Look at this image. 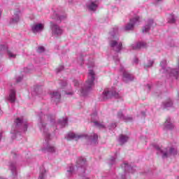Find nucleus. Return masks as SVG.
<instances>
[{"label": "nucleus", "instance_id": "obj_31", "mask_svg": "<svg viewBox=\"0 0 179 179\" xmlns=\"http://www.w3.org/2000/svg\"><path fill=\"white\" fill-rule=\"evenodd\" d=\"M168 19H169L168 22L169 23H176V16H174V15L173 14L169 15L168 17Z\"/></svg>", "mask_w": 179, "mask_h": 179}, {"label": "nucleus", "instance_id": "obj_43", "mask_svg": "<svg viewBox=\"0 0 179 179\" xmlns=\"http://www.w3.org/2000/svg\"><path fill=\"white\" fill-rule=\"evenodd\" d=\"M133 62L134 64H138V62H139V59H138L137 57H134Z\"/></svg>", "mask_w": 179, "mask_h": 179}, {"label": "nucleus", "instance_id": "obj_17", "mask_svg": "<svg viewBox=\"0 0 179 179\" xmlns=\"http://www.w3.org/2000/svg\"><path fill=\"white\" fill-rule=\"evenodd\" d=\"M97 120H99V117L97 116V112H94L91 115L92 122H94V125H95V127H97V128H105L104 124L99 122Z\"/></svg>", "mask_w": 179, "mask_h": 179}, {"label": "nucleus", "instance_id": "obj_51", "mask_svg": "<svg viewBox=\"0 0 179 179\" xmlns=\"http://www.w3.org/2000/svg\"><path fill=\"white\" fill-rule=\"evenodd\" d=\"M155 1H157V2H160V1H162V0H155Z\"/></svg>", "mask_w": 179, "mask_h": 179}, {"label": "nucleus", "instance_id": "obj_15", "mask_svg": "<svg viewBox=\"0 0 179 179\" xmlns=\"http://www.w3.org/2000/svg\"><path fill=\"white\" fill-rule=\"evenodd\" d=\"M1 51H6L7 55L10 59H15L16 58V53L13 52L12 50H8V45L6 44H2L0 45Z\"/></svg>", "mask_w": 179, "mask_h": 179}, {"label": "nucleus", "instance_id": "obj_25", "mask_svg": "<svg viewBox=\"0 0 179 179\" xmlns=\"http://www.w3.org/2000/svg\"><path fill=\"white\" fill-rule=\"evenodd\" d=\"M85 166H86V159L83 157L79 158L77 161V167H81V169H85Z\"/></svg>", "mask_w": 179, "mask_h": 179}, {"label": "nucleus", "instance_id": "obj_37", "mask_svg": "<svg viewBox=\"0 0 179 179\" xmlns=\"http://www.w3.org/2000/svg\"><path fill=\"white\" fill-rule=\"evenodd\" d=\"M24 72H25L26 73H30V72H31V69L26 67L25 69H24Z\"/></svg>", "mask_w": 179, "mask_h": 179}, {"label": "nucleus", "instance_id": "obj_22", "mask_svg": "<svg viewBox=\"0 0 179 179\" xmlns=\"http://www.w3.org/2000/svg\"><path fill=\"white\" fill-rule=\"evenodd\" d=\"M122 169H124L125 173H134V171L135 170V168L129 166L128 164V163H127V162H124L122 164Z\"/></svg>", "mask_w": 179, "mask_h": 179}, {"label": "nucleus", "instance_id": "obj_3", "mask_svg": "<svg viewBox=\"0 0 179 179\" xmlns=\"http://www.w3.org/2000/svg\"><path fill=\"white\" fill-rule=\"evenodd\" d=\"M160 73L162 75H166L167 79H169L171 82L174 80H177L179 76L178 69H171L170 67H167V61L162 60L160 63Z\"/></svg>", "mask_w": 179, "mask_h": 179}, {"label": "nucleus", "instance_id": "obj_34", "mask_svg": "<svg viewBox=\"0 0 179 179\" xmlns=\"http://www.w3.org/2000/svg\"><path fill=\"white\" fill-rule=\"evenodd\" d=\"M43 92V90L40 88L38 89H35V93L36 94H37V96L41 94V93Z\"/></svg>", "mask_w": 179, "mask_h": 179}, {"label": "nucleus", "instance_id": "obj_29", "mask_svg": "<svg viewBox=\"0 0 179 179\" xmlns=\"http://www.w3.org/2000/svg\"><path fill=\"white\" fill-rule=\"evenodd\" d=\"M73 165H70L68 168H67V172H66V176L67 177H71V176H72V174H73Z\"/></svg>", "mask_w": 179, "mask_h": 179}, {"label": "nucleus", "instance_id": "obj_2", "mask_svg": "<svg viewBox=\"0 0 179 179\" xmlns=\"http://www.w3.org/2000/svg\"><path fill=\"white\" fill-rule=\"evenodd\" d=\"M16 124L15 127H13L10 131L12 139H22V135L20 134V131H18L20 129H22V132H26L27 131V127L29 124H27V120L21 116L20 117H17L15 120Z\"/></svg>", "mask_w": 179, "mask_h": 179}, {"label": "nucleus", "instance_id": "obj_32", "mask_svg": "<svg viewBox=\"0 0 179 179\" xmlns=\"http://www.w3.org/2000/svg\"><path fill=\"white\" fill-rule=\"evenodd\" d=\"M45 169H41L38 179H45Z\"/></svg>", "mask_w": 179, "mask_h": 179}, {"label": "nucleus", "instance_id": "obj_11", "mask_svg": "<svg viewBox=\"0 0 179 179\" xmlns=\"http://www.w3.org/2000/svg\"><path fill=\"white\" fill-rule=\"evenodd\" d=\"M45 24L44 23L36 22L31 27V30L34 34H38L44 31Z\"/></svg>", "mask_w": 179, "mask_h": 179}, {"label": "nucleus", "instance_id": "obj_47", "mask_svg": "<svg viewBox=\"0 0 179 179\" xmlns=\"http://www.w3.org/2000/svg\"><path fill=\"white\" fill-rule=\"evenodd\" d=\"M66 94H73V92H66Z\"/></svg>", "mask_w": 179, "mask_h": 179}, {"label": "nucleus", "instance_id": "obj_40", "mask_svg": "<svg viewBox=\"0 0 179 179\" xmlns=\"http://www.w3.org/2000/svg\"><path fill=\"white\" fill-rule=\"evenodd\" d=\"M73 83L74 85V86L76 87V86H79V81H78V80H73Z\"/></svg>", "mask_w": 179, "mask_h": 179}, {"label": "nucleus", "instance_id": "obj_41", "mask_svg": "<svg viewBox=\"0 0 179 179\" xmlns=\"http://www.w3.org/2000/svg\"><path fill=\"white\" fill-rule=\"evenodd\" d=\"M22 79H23V77L18 76V77H17L16 80L17 83H19V82H21Z\"/></svg>", "mask_w": 179, "mask_h": 179}, {"label": "nucleus", "instance_id": "obj_53", "mask_svg": "<svg viewBox=\"0 0 179 179\" xmlns=\"http://www.w3.org/2000/svg\"><path fill=\"white\" fill-rule=\"evenodd\" d=\"M63 86H65V85H64Z\"/></svg>", "mask_w": 179, "mask_h": 179}, {"label": "nucleus", "instance_id": "obj_4", "mask_svg": "<svg viewBox=\"0 0 179 179\" xmlns=\"http://www.w3.org/2000/svg\"><path fill=\"white\" fill-rule=\"evenodd\" d=\"M96 80V73L94 71L90 69L88 71L87 79L83 87H81L80 93L81 96H87V93L92 90L94 85V80Z\"/></svg>", "mask_w": 179, "mask_h": 179}, {"label": "nucleus", "instance_id": "obj_10", "mask_svg": "<svg viewBox=\"0 0 179 179\" xmlns=\"http://www.w3.org/2000/svg\"><path fill=\"white\" fill-rule=\"evenodd\" d=\"M52 36H61L64 33V30L57 23L50 22V26Z\"/></svg>", "mask_w": 179, "mask_h": 179}, {"label": "nucleus", "instance_id": "obj_18", "mask_svg": "<svg viewBox=\"0 0 179 179\" xmlns=\"http://www.w3.org/2000/svg\"><path fill=\"white\" fill-rule=\"evenodd\" d=\"M5 99L6 101H9L10 103H15L16 101V90H10L8 95H7Z\"/></svg>", "mask_w": 179, "mask_h": 179}, {"label": "nucleus", "instance_id": "obj_30", "mask_svg": "<svg viewBox=\"0 0 179 179\" xmlns=\"http://www.w3.org/2000/svg\"><path fill=\"white\" fill-rule=\"evenodd\" d=\"M117 164V160L115 159V157H111L108 162L109 166H114V164Z\"/></svg>", "mask_w": 179, "mask_h": 179}, {"label": "nucleus", "instance_id": "obj_48", "mask_svg": "<svg viewBox=\"0 0 179 179\" xmlns=\"http://www.w3.org/2000/svg\"><path fill=\"white\" fill-rule=\"evenodd\" d=\"M2 139V133H0V141H1Z\"/></svg>", "mask_w": 179, "mask_h": 179}, {"label": "nucleus", "instance_id": "obj_28", "mask_svg": "<svg viewBox=\"0 0 179 179\" xmlns=\"http://www.w3.org/2000/svg\"><path fill=\"white\" fill-rule=\"evenodd\" d=\"M164 108H170V107H173V101L171 99H167L164 101L162 103Z\"/></svg>", "mask_w": 179, "mask_h": 179}, {"label": "nucleus", "instance_id": "obj_8", "mask_svg": "<svg viewBox=\"0 0 179 179\" xmlns=\"http://www.w3.org/2000/svg\"><path fill=\"white\" fill-rule=\"evenodd\" d=\"M141 17L139 15H136L135 17L131 18L129 22H127L124 27L123 30L124 31H132L135 28V26L141 23Z\"/></svg>", "mask_w": 179, "mask_h": 179}, {"label": "nucleus", "instance_id": "obj_9", "mask_svg": "<svg viewBox=\"0 0 179 179\" xmlns=\"http://www.w3.org/2000/svg\"><path fill=\"white\" fill-rule=\"evenodd\" d=\"M157 155H162V159H166L169 156H176L177 155V150L176 148H157Z\"/></svg>", "mask_w": 179, "mask_h": 179}, {"label": "nucleus", "instance_id": "obj_13", "mask_svg": "<svg viewBox=\"0 0 179 179\" xmlns=\"http://www.w3.org/2000/svg\"><path fill=\"white\" fill-rule=\"evenodd\" d=\"M120 71L123 73V80L124 82H131L134 80V76L125 70L124 66H120Z\"/></svg>", "mask_w": 179, "mask_h": 179}, {"label": "nucleus", "instance_id": "obj_27", "mask_svg": "<svg viewBox=\"0 0 179 179\" xmlns=\"http://www.w3.org/2000/svg\"><path fill=\"white\" fill-rule=\"evenodd\" d=\"M87 6L90 10H96L97 9V4L92 1L87 3Z\"/></svg>", "mask_w": 179, "mask_h": 179}, {"label": "nucleus", "instance_id": "obj_1", "mask_svg": "<svg viewBox=\"0 0 179 179\" xmlns=\"http://www.w3.org/2000/svg\"><path fill=\"white\" fill-rule=\"evenodd\" d=\"M40 122L38 124V127L41 131L43 132V135L45 138V143H43V147L41 148L42 152L43 153H50V155H58V150L54 144L51 143L50 141H51V134L50 131H48V128L50 129H53L55 131L57 129V125L61 127V128H64V127H66L68 125V117H64L60 119L57 123L55 122V119L54 117L51 115H44V120H49L50 124H45L44 120H43V112L39 115Z\"/></svg>", "mask_w": 179, "mask_h": 179}, {"label": "nucleus", "instance_id": "obj_33", "mask_svg": "<svg viewBox=\"0 0 179 179\" xmlns=\"http://www.w3.org/2000/svg\"><path fill=\"white\" fill-rule=\"evenodd\" d=\"M155 63V62L153 60H149L148 64H146L144 66V68L145 69H148V68H150L151 66H152L153 64Z\"/></svg>", "mask_w": 179, "mask_h": 179}, {"label": "nucleus", "instance_id": "obj_24", "mask_svg": "<svg viewBox=\"0 0 179 179\" xmlns=\"http://www.w3.org/2000/svg\"><path fill=\"white\" fill-rule=\"evenodd\" d=\"M117 118H120V120L126 122L132 121V117H126L125 115H124V113L121 110L117 113Z\"/></svg>", "mask_w": 179, "mask_h": 179}, {"label": "nucleus", "instance_id": "obj_45", "mask_svg": "<svg viewBox=\"0 0 179 179\" xmlns=\"http://www.w3.org/2000/svg\"><path fill=\"white\" fill-rule=\"evenodd\" d=\"M114 60L115 61L116 64H118L120 62V59H118V57H114Z\"/></svg>", "mask_w": 179, "mask_h": 179}, {"label": "nucleus", "instance_id": "obj_35", "mask_svg": "<svg viewBox=\"0 0 179 179\" xmlns=\"http://www.w3.org/2000/svg\"><path fill=\"white\" fill-rule=\"evenodd\" d=\"M44 50H45L44 47L41 46L38 48L37 52H39L40 54H41V52H44Z\"/></svg>", "mask_w": 179, "mask_h": 179}, {"label": "nucleus", "instance_id": "obj_6", "mask_svg": "<svg viewBox=\"0 0 179 179\" xmlns=\"http://www.w3.org/2000/svg\"><path fill=\"white\" fill-rule=\"evenodd\" d=\"M65 138L67 141H78L80 138H85V139H87L92 145H96L97 140L99 139V136L94 133L91 136H87L86 134H77L73 132H70L66 135Z\"/></svg>", "mask_w": 179, "mask_h": 179}, {"label": "nucleus", "instance_id": "obj_20", "mask_svg": "<svg viewBox=\"0 0 179 179\" xmlns=\"http://www.w3.org/2000/svg\"><path fill=\"white\" fill-rule=\"evenodd\" d=\"M148 47V43L145 41H140L131 45L130 48L131 50H140V48H146Z\"/></svg>", "mask_w": 179, "mask_h": 179}, {"label": "nucleus", "instance_id": "obj_46", "mask_svg": "<svg viewBox=\"0 0 179 179\" xmlns=\"http://www.w3.org/2000/svg\"><path fill=\"white\" fill-rule=\"evenodd\" d=\"M142 117H145V112H141Z\"/></svg>", "mask_w": 179, "mask_h": 179}, {"label": "nucleus", "instance_id": "obj_38", "mask_svg": "<svg viewBox=\"0 0 179 179\" xmlns=\"http://www.w3.org/2000/svg\"><path fill=\"white\" fill-rule=\"evenodd\" d=\"M94 66V62L92 61L88 63V68H93Z\"/></svg>", "mask_w": 179, "mask_h": 179}, {"label": "nucleus", "instance_id": "obj_52", "mask_svg": "<svg viewBox=\"0 0 179 179\" xmlns=\"http://www.w3.org/2000/svg\"><path fill=\"white\" fill-rule=\"evenodd\" d=\"M0 17H1V13H0Z\"/></svg>", "mask_w": 179, "mask_h": 179}, {"label": "nucleus", "instance_id": "obj_36", "mask_svg": "<svg viewBox=\"0 0 179 179\" xmlns=\"http://www.w3.org/2000/svg\"><path fill=\"white\" fill-rule=\"evenodd\" d=\"M125 175H119V176H116L113 179H125Z\"/></svg>", "mask_w": 179, "mask_h": 179}, {"label": "nucleus", "instance_id": "obj_23", "mask_svg": "<svg viewBox=\"0 0 179 179\" xmlns=\"http://www.w3.org/2000/svg\"><path fill=\"white\" fill-rule=\"evenodd\" d=\"M9 169L11 171L12 176L14 177V178H16V176H17V171L16 170V163L10 162L9 164Z\"/></svg>", "mask_w": 179, "mask_h": 179}, {"label": "nucleus", "instance_id": "obj_16", "mask_svg": "<svg viewBox=\"0 0 179 179\" xmlns=\"http://www.w3.org/2000/svg\"><path fill=\"white\" fill-rule=\"evenodd\" d=\"M20 16H22V13L20 12V10H15L13 17L10 20V24H16V23H19V20H20Z\"/></svg>", "mask_w": 179, "mask_h": 179}, {"label": "nucleus", "instance_id": "obj_39", "mask_svg": "<svg viewBox=\"0 0 179 179\" xmlns=\"http://www.w3.org/2000/svg\"><path fill=\"white\" fill-rule=\"evenodd\" d=\"M63 70H64V66H60L59 68L56 69L57 73L58 72H61V71H63Z\"/></svg>", "mask_w": 179, "mask_h": 179}, {"label": "nucleus", "instance_id": "obj_7", "mask_svg": "<svg viewBox=\"0 0 179 179\" xmlns=\"http://www.w3.org/2000/svg\"><path fill=\"white\" fill-rule=\"evenodd\" d=\"M111 97H115V99L122 98L121 95H120L115 89L106 88L103 90L102 94L99 95V99L100 101H106V100H108V99H111Z\"/></svg>", "mask_w": 179, "mask_h": 179}, {"label": "nucleus", "instance_id": "obj_5", "mask_svg": "<svg viewBox=\"0 0 179 179\" xmlns=\"http://www.w3.org/2000/svg\"><path fill=\"white\" fill-rule=\"evenodd\" d=\"M110 42L109 45L113 51L120 52L122 50V42L120 41L118 38V29H113L110 33Z\"/></svg>", "mask_w": 179, "mask_h": 179}, {"label": "nucleus", "instance_id": "obj_44", "mask_svg": "<svg viewBox=\"0 0 179 179\" xmlns=\"http://www.w3.org/2000/svg\"><path fill=\"white\" fill-rule=\"evenodd\" d=\"M78 64H80V65H82V64H83V57L80 58V59L78 60Z\"/></svg>", "mask_w": 179, "mask_h": 179}, {"label": "nucleus", "instance_id": "obj_19", "mask_svg": "<svg viewBox=\"0 0 179 179\" xmlns=\"http://www.w3.org/2000/svg\"><path fill=\"white\" fill-rule=\"evenodd\" d=\"M164 129L165 131H172L174 129V124L171 120V117H167L165 122L164 123Z\"/></svg>", "mask_w": 179, "mask_h": 179}, {"label": "nucleus", "instance_id": "obj_12", "mask_svg": "<svg viewBox=\"0 0 179 179\" xmlns=\"http://www.w3.org/2000/svg\"><path fill=\"white\" fill-rule=\"evenodd\" d=\"M155 26H156V23L152 19L148 20L145 22V25L143 27V33H149V31L152 30Z\"/></svg>", "mask_w": 179, "mask_h": 179}, {"label": "nucleus", "instance_id": "obj_49", "mask_svg": "<svg viewBox=\"0 0 179 179\" xmlns=\"http://www.w3.org/2000/svg\"><path fill=\"white\" fill-rule=\"evenodd\" d=\"M82 179H89V178H87V177H86V176H84V177H83Z\"/></svg>", "mask_w": 179, "mask_h": 179}, {"label": "nucleus", "instance_id": "obj_26", "mask_svg": "<svg viewBox=\"0 0 179 179\" xmlns=\"http://www.w3.org/2000/svg\"><path fill=\"white\" fill-rule=\"evenodd\" d=\"M129 139V137H128V136L122 134L120 136L118 141L120 145H124V143H127V142H128Z\"/></svg>", "mask_w": 179, "mask_h": 179}, {"label": "nucleus", "instance_id": "obj_21", "mask_svg": "<svg viewBox=\"0 0 179 179\" xmlns=\"http://www.w3.org/2000/svg\"><path fill=\"white\" fill-rule=\"evenodd\" d=\"M66 18V14H63L59 15V14L57 13V11H55L53 13V15L52 17V19L53 20H56V22H62V20H65Z\"/></svg>", "mask_w": 179, "mask_h": 179}, {"label": "nucleus", "instance_id": "obj_50", "mask_svg": "<svg viewBox=\"0 0 179 179\" xmlns=\"http://www.w3.org/2000/svg\"><path fill=\"white\" fill-rule=\"evenodd\" d=\"M147 87H148V89H150V85H149V84L147 85Z\"/></svg>", "mask_w": 179, "mask_h": 179}, {"label": "nucleus", "instance_id": "obj_14", "mask_svg": "<svg viewBox=\"0 0 179 179\" xmlns=\"http://www.w3.org/2000/svg\"><path fill=\"white\" fill-rule=\"evenodd\" d=\"M50 97L52 103L58 104L61 101V92L59 91H52L50 92Z\"/></svg>", "mask_w": 179, "mask_h": 179}, {"label": "nucleus", "instance_id": "obj_42", "mask_svg": "<svg viewBox=\"0 0 179 179\" xmlns=\"http://www.w3.org/2000/svg\"><path fill=\"white\" fill-rule=\"evenodd\" d=\"M115 127H117V124L114 123V124H112L110 127H109V129H113V128H115Z\"/></svg>", "mask_w": 179, "mask_h": 179}]
</instances>
